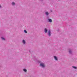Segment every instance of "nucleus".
<instances>
[{
  "label": "nucleus",
  "instance_id": "obj_1",
  "mask_svg": "<svg viewBox=\"0 0 77 77\" xmlns=\"http://www.w3.org/2000/svg\"><path fill=\"white\" fill-rule=\"evenodd\" d=\"M34 61H35V62L36 63H39V60H38L37 58H35L34 60Z\"/></svg>",
  "mask_w": 77,
  "mask_h": 77
},
{
  "label": "nucleus",
  "instance_id": "obj_2",
  "mask_svg": "<svg viewBox=\"0 0 77 77\" xmlns=\"http://www.w3.org/2000/svg\"><path fill=\"white\" fill-rule=\"evenodd\" d=\"M40 66H42V68H44V67L45 66L44 65V64L43 63H41L40 64Z\"/></svg>",
  "mask_w": 77,
  "mask_h": 77
},
{
  "label": "nucleus",
  "instance_id": "obj_3",
  "mask_svg": "<svg viewBox=\"0 0 77 77\" xmlns=\"http://www.w3.org/2000/svg\"><path fill=\"white\" fill-rule=\"evenodd\" d=\"M22 43L23 44H26V41L24 40H22Z\"/></svg>",
  "mask_w": 77,
  "mask_h": 77
},
{
  "label": "nucleus",
  "instance_id": "obj_4",
  "mask_svg": "<svg viewBox=\"0 0 77 77\" xmlns=\"http://www.w3.org/2000/svg\"><path fill=\"white\" fill-rule=\"evenodd\" d=\"M48 35L49 36H51V32H50V31L49 30L48 31Z\"/></svg>",
  "mask_w": 77,
  "mask_h": 77
},
{
  "label": "nucleus",
  "instance_id": "obj_5",
  "mask_svg": "<svg viewBox=\"0 0 77 77\" xmlns=\"http://www.w3.org/2000/svg\"><path fill=\"white\" fill-rule=\"evenodd\" d=\"M11 5H12L13 6H14L15 5V2H13L12 3Z\"/></svg>",
  "mask_w": 77,
  "mask_h": 77
},
{
  "label": "nucleus",
  "instance_id": "obj_6",
  "mask_svg": "<svg viewBox=\"0 0 77 77\" xmlns=\"http://www.w3.org/2000/svg\"><path fill=\"white\" fill-rule=\"evenodd\" d=\"M23 71H24V72H27V70L25 69H23Z\"/></svg>",
  "mask_w": 77,
  "mask_h": 77
},
{
  "label": "nucleus",
  "instance_id": "obj_7",
  "mask_svg": "<svg viewBox=\"0 0 77 77\" xmlns=\"http://www.w3.org/2000/svg\"><path fill=\"white\" fill-rule=\"evenodd\" d=\"M54 59L56 60H57V57L56 56H54Z\"/></svg>",
  "mask_w": 77,
  "mask_h": 77
},
{
  "label": "nucleus",
  "instance_id": "obj_8",
  "mask_svg": "<svg viewBox=\"0 0 77 77\" xmlns=\"http://www.w3.org/2000/svg\"><path fill=\"white\" fill-rule=\"evenodd\" d=\"M44 31L45 33H47V29L46 28H45V29Z\"/></svg>",
  "mask_w": 77,
  "mask_h": 77
},
{
  "label": "nucleus",
  "instance_id": "obj_9",
  "mask_svg": "<svg viewBox=\"0 0 77 77\" xmlns=\"http://www.w3.org/2000/svg\"><path fill=\"white\" fill-rule=\"evenodd\" d=\"M1 38L2 40H5V38L3 37H1Z\"/></svg>",
  "mask_w": 77,
  "mask_h": 77
},
{
  "label": "nucleus",
  "instance_id": "obj_10",
  "mask_svg": "<svg viewBox=\"0 0 77 77\" xmlns=\"http://www.w3.org/2000/svg\"><path fill=\"white\" fill-rule=\"evenodd\" d=\"M48 20L49 21V22H51L52 21L50 19H48Z\"/></svg>",
  "mask_w": 77,
  "mask_h": 77
},
{
  "label": "nucleus",
  "instance_id": "obj_11",
  "mask_svg": "<svg viewBox=\"0 0 77 77\" xmlns=\"http://www.w3.org/2000/svg\"><path fill=\"white\" fill-rule=\"evenodd\" d=\"M24 32L25 33H27V31H26V30H24Z\"/></svg>",
  "mask_w": 77,
  "mask_h": 77
},
{
  "label": "nucleus",
  "instance_id": "obj_12",
  "mask_svg": "<svg viewBox=\"0 0 77 77\" xmlns=\"http://www.w3.org/2000/svg\"><path fill=\"white\" fill-rule=\"evenodd\" d=\"M45 14L46 15H48V12H46Z\"/></svg>",
  "mask_w": 77,
  "mask_h": 77
},
{
  "label": "nucleus",
  "instance_id": "obj_13",
  "mask_svg": "<svg viewBox=\"0 0 77 77\" xmlns=\"http://www.w3.org/2000/svg\"><path fill=\"white\" fill-rule=\"evenodd\" d=\"M72 67L73 68H74V69H77V67H76L75 66H72Z\"/></svg>",
  "mask_w": 77,
  "mask_h": 77
},
{
  "label": "nucleus",
  "instance_id": "obj_14",
  "mask_svg": "<svg viewBox=\"0 0 77 77\" xmlns=\"http://www.w3.org/2000/svg\"><path fill=\"white\" fill-rule=\"evenodd\" d=\"M0 8H2V6H1V5H0Z\"/></svg>",
  "mask_w": 77,
  "mask_h": 77
},
{
  "label": "nucleus",
  "instance_id": "obj_15",
  "mask_svg": "<svg viewBox=\"0 0 77 77\" xmlns=\"http://www.w3.org/2000/svg\"><path fill=\"white\" fill-rule=\"evenodd\" d=\"M69 53H71V51H69Z\"/></svg>",
  "mask_w": 77,
  "mask_h": 77
},
{
  "label": "nucleus",
  "instance_id": "obj_16",
  "mask_svg": "<svg viewBox=\"0 0 77 77\" xmlns=\"http://www.w3.org/2000/svg\"><path fill=\"white\" fill-rule=\"evenodd\" d=\"M29 51V52H30V51Z\"/></svg>",
  "mask_w": 77,
  "mask_h": 77
}]
</instances>
